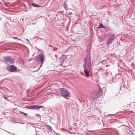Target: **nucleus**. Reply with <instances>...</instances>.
I'll return each instance as SVG.
<instances>
[{
	"mask_svg": "<svg viewBox=\"0 0 135 135\" xmlns=\"http://www.w3.org/2000/svg\"><path fill=\"white\" fill-rule=\"evenodd\" d=\"M91 44H90L87 46V53L84 59L83 67L84 68V72L85 76L88 78L90 75H91V71L92 70V65L93 61L91 59L90 52L91 49Z\"/></svg>",
	"mask_w": 135,
	"mask_h": 135,
	"instance_id": "1",
	"label": "nucleus"
},
{
	"mask_svg": "<svg viewBox=\"0 0 135 135\" xmlns=\"http://www.w3.org/2000/svg\"><path fill=\"white\" fill-rule=\"evenodd\" d=\"M99 86V89L97 91H91L90 93V97L91 100L93 102H96L98 98L102 95L103 91Z\"/></svg>",
	"mask_w": 135,
	"mask_h": 135,
	"instance_id": "2",
	"label": "nucleus"
},
{
	"mask_svg": "<svg viewBox=\"0 0 135 135\" xmlns=\"http://www.w3.org/2000/svg\"><path fill=\"white\" fill-rule=\"evenodd\" d=\"M45 59L44 55L43 53L40 54L39 56L36 58V61L40 65L38 68V69L35 71H38L42 66L44 62V60Z\"/></svg>",
	"mask_w": 135,
	"mask_h": 135,
	"instance_id": "3",
	"label": "nucleus"
},
{
	"mask_svg": "<svg viewBox=\"0 0 135 135\" xmlns=\"http://www.w3.org/2000/svg\"><path fill=\"white\" fill-rule=\"evenodd\" d=\"M61 89V94L62 96L66 99L71 97L70 93L67 89L63 88Z\"/></svg>",
	"mask_w": 135,
	"mask_h": 135,
	"instance_id": "4",
	"label": "nucleus"
},
{
	"mask_svg": "<svg viewBox=\"0 0 135 135\" xmlns=\"http://www.w3.org/2000/svg\"><path fill=\"white\" fill-rule=\"evenodd\" d=\"M26 108L28 109H31L34 110H38L39 109L42 108L43 109H44L45 107L42 105L39 106L38 105H32L29 106H25L23 108Z\"/></svg>",
	"mask_w": 135,
	"mask_h": 135,
	"instance_id": "5",
	"label": "nucleus"
},
{
	"mask_svg": "<svg viewBox=\"0 0 135 135\" xmlns=\"http://www.w3.org/2000/svg\"><path fill=\"white\" fill-rule=\"evenodd\" d=\"M6 69L11 72H16L18 70L16 66L13 65H9L6 68Z\"/></svg>",
	"mask_w": 135,
	"mask_h": 135,
	"instance_id": "6",
	"label": "nucleus"
},
{
	"mask_svg": "<svg viewBox=\"0 0 135 135\" xmlns=\"http://www.w3.org/2000/svg\"><path fill=\"white\" fill-rule=\"evenodd\" d=\"M3 60L5 61L9 64H13V59L11 56H5L3 58Z\"/></svg>",
	"mask_w": 135,
	"mask_h": 135,
	"instance_id": "7",
	"label": "nucleus"
},
{
	"mask_svg": "<svg viewBox=\"0 0 135 135\" xmlns=\"http://www.w3.org/2000/svg\"><path fill=\"white\" fill-rule=\"evenodd\" d=\"M115 36L114 34H113L109 37L108 38L107 40V45H109L113 41L114 38Z\"/></svg>",
	"mask_w": 135,
	"mask_h": 135,
	"instance_id": "8",
	"label": "nucleus"
},
{
	"mask_svg": "<svg viewBox=\"0 0 135 135\" xmlns=\"http://www.w3.org/2000/svg\"><path fill=\"white\" fill-rule=\"evenodd\" d=\"M58 58L60 59L58 61L60 64L59 65L62 66V64L64 62L65 60H66L67 58V56L65 55H64V57H62V56H61L59 57Z\"/></svg>",
	"mask_w": 135,
	"mask_h": 135,
	"instance_id": "9",
	"label": "nucleus"
},
{
	"mask_svg": "<svg viewBox=\"0 0 135 135\" xmlns=\"http://www.w3.org/2000/svg\"><path fill=\"white\" fill-rule=\"evenodd\" d=\"M100 28H104L105 29V26L102 23H100L99 24V26L97 27V29H99Z\"/></svg>",
	"mask_w": 135,
	"mask_h": 135,
	"instance_id": "10",
	"label": "nucleus"
},
{
	"mask_svg": "<svg viewBox=\"0 0 135 135\" xmlns=\"http://www.w3.org/2000/svg\"><path fill=\"white\" fill-rule=\"evenodd\" d=\"M32 6L35 7H41V6L35 3H33L32 4Z\"/></svg>",
	"mask_w": 135,
	"mask_h": 135,
	"instance_id": "11",
	"label": "nucleus"
},
{
	"mask_svg": "<svg viewBox=\"0 0 135 135\" xmlns=\"http://www.w3.org/2000/svg\"><path fill=\"white\" fill-rule=\"evenodd\" d=\"M123 126V125H122V126ZM123 126H124V127L126 128V127H127V129H128V130L129 131V132L131 133H132L133 135V133L130 130V128H129V127L128 126H125V125H124Z\"/></svg>",
	"mask_w": 135,
	"mask_h": 135,
	"instance_id": "12",
	"label": "nucleus"
},
{
	"mask_svg": "<svg viewBox=\"0 0 135 135\" xmlns=\"http://www.w3.org/2000/svg\"><path fill=\"white\" fill-rule=\"evenodd\" d=\"M46 127L47 129H48L50 131H52V128L51 126L47 125H46Z\"/></svg>",
	"mask_w": 135,
	"mask_h": 135,
	"instance_id": "13",
	"label": "nucleus"
},
{
	"mask_svg": "<svg viewBox=\"0 0 135 135\" xmlns=\"http://www.w3.org/2000/svg\"><path fill=\"white\" fill-rule=\"evenodd\" d=\"M64 7L66 10H67L68 7L66 3L65 2L64 3Z\"/></svg>",
	"mask_w": 135,
	"mask_h": 135,
	"instance_id": "14",
	"label": "nucleus"
},
{
	"mask_svg": "<svg viewBox=\"0 0 135 135\" xmlns=\"http://www.w3.org/2000/svg\"><path fill=\"white\" fill-rule=\"evenodd\" d=\"M20 114H22L24 116H25V117H27V116L28 114L26 113H25L24 112H20Z\"/></svg>",
	"mask_w": 135,
	"mask_h": 135,
	"instance_id": "15",
	"label": "nucleus"
},
{
	"mask_svg": "<svg viewBox=\"0 0 135 135\" xmlns=\"http://www.w3.org/2000/svg\"><path fill=\"white\" fill-rule=\"evenodd\" d=\"M38 39H41V40H43L44 41H45V42L47 44H48V43L47 42V41L44 39H43V38H38Z\"/></svg>",
	"mask_w": 135,
	"mask_h": 135,
	"instance_id": "16",
	"label": "nucleus"
},
{
	"mask_svg": "<svg viewBox=\"0 0 135 135\" xmlns=\"http://www.w3.org/2000/svg\"><path fill=\"white\" fill-rule=\"evenodd\" d=\"M36 115L37 116V117L39 118H41V116L40 115L38 114H36Z\"/></svg>",
	"mask_w": 135,
	"mask_h": 135,
	"instance_id": "17",
	"label": "nucleus"
},
{
	"mask_svg": "<svg viewBox=\"0 0 135 135\" xmlns=\"http://www.w3.org/2000/svg\"><path fill=\"white\" fill-rule=\"evenodd\" d=\"M114 132H115L117 134H118V133L116 129L114 130Z\"/></svg>",
	"mask_w": 135,
	"mask_h": 135,
	"instance_id": "18",
	"label": "nucleus"
},
{
	"mask_svg": "<svg viewBox=\"0 0 135 135\" xmlns=\"http://www.w3.org/2000/svg\"><path fill=\"white\" fill-rule=\"evenodd\" d=\"M12 38L13 39H18V38L16 37H13Z\"/></svg>",
	"mask_w": 135,
	"mask_h": 135,
	"instance_id": "19",
	"label": "nucleus"
},
{
	"mask_svg": "<svg viewBox=\"0 0 135 135\" xmlns=\"http://www.w3.org/2000/svg\"><path fill=\"white\" fill-rule=\"evenodd\" d=\"M68 12L69 13V14L71 15H72L73 14L72 12L71 11L69 12Z\"/></svg>",
	"mask_w": 135,
	"mask_h": 135,
	"instance_id": "20",
	"label": "nucleus"
},
{
	"mask_svg": "<svg viewBox=\"0 0 135 135\" xmlns=\"http://www.w3.org/2000/svg\"><path fill=\"white\" fill-rule=\"evenodd\" d=\"M3 97V98H4V99H6V100L7 99V97L5 96H4Z\"/></svg>",
	"mask_w": 135,
	"mask_h": 135,
	"instance_id": "21",
	"label": "nucleus"
},
{
	"mask_svg": "<svg viewBox=\"0 0 135 135\" xmlns=\"http://www.w3.org/2000/svg\"><path fill=\"white\" fill-rule=\"evenodd\" d=\"M57 49V48H54V49H53V50L54 51H55Z\"/></svg>",
	"mask_w": 135,
	"mask_h": 135,
	"instance_id": "22",
	"label": "nucleus"
},
{
	"mask_svg": "<svg viewBox=\"0 0 135 135\" xmlns=\"http://www.w3.org/2000/svg\"><path fill=\"white\" fill-rule=\"evenodd\" d=\"M49 46H50V47H54V46L52 45H49Z\"/></svg>",
	"mask_w": 135,
	"mask_h": 135,
	"instance_id": "23",
	"label": "nucleus"
},
{
	"mask_svg": "<svg viewBox=\"0 0 135 135\" xmlns=\"http://www.w3.org/2000/svg\"><path fill=\"white\" fill-rule=\"evenodd\" d=\"M55 56L56 58V59H57V55L56 54L55 55Z\"/></svg>",
	"mask_w": 135,
	"mask_h": 135,
	"instance_id": "24",
	"label": "nucleus"
},
{
	"mask_svg": "<svg viewBox=\"0 0 135 135\" xmlns=\"http://www.w3.org/2000/svg\"><path fill=\"white\" fill-rule=\"evenodd\" d=\"M64 11H60L59 12H60V13H63L64 12Z\"/></svg>",
	"mask_w": 135,
	"mask_h": 135,
	"instance_id": "25",
	"label": "nucleus"
},
{
	"mask_svg": "<svg viewBox=\"0 0 135 135\" xmlns=\"http://www.w3.org/2000/svg\"><path fill=\"white\" fill-rule=\"evenodd\" d=\"M31 60V59H29L28 60V61L29 62H30Z\"/></svg>",
	"mask_w": 135,
	"mask_h": 135,
	"instance_id": "26",
	"label": "nucleus"
},
{
	"mask_svg": "<svg viewBox=\"0 0 135 135\" xmlns=\"http://www.w3.org/2000/svg\"><path fill=\"white\" fill-rule=\"evenodd\" d=\"M105 61V60H102L101 61V63H102L104 61Z\"/></svg>",
	"mask_w": 135,
	"mask_h": 135,
	"instance_id": "27",
	"label": "nucleus"
},
{
	"mask_svg": "<svg viewBox=\"0 0 135 135\" xmlns=\"http://www.w3.org/2000/svg\"><path fill=\"white\" fill-rule=\"evenodd\" d=\"M26 40L28 42H29V40H28L27 39H26Z\"/></svg>",
	"mask_w": 135,
	"mask_h": 135,
	"instance_id": "28",
	"label": "nucleus"
},
{
	"mask_svg": "<svg viewBox=\"0 0 135 135\" xmlns=\"http://www.w3.org/2000/svg\"><path fill=\"white\" fill-rule=\"evenodd\" d=\"M102 89L103 90L104 89L105 90V88H103Z\"/></svg>",
	"mask_w": 135,
	"mask_h": 135,
	"instance_id": "29",
	"label": "nucleus"
},
{
	"mask_svg": "<svg viewBox=\"0 0 135 135\" xmlns=\"http://www.w3.org/2000/svg\"><path fill=\"white\" fill-rule=\"evenodd\" d=\"M73 41H74L75 42H76V40H73Z\"/></svg>",
	"mask_w": 135,
	"mask_h": 135,
	"instance_id": "30",
	"label": "nucleus"
},
{
	"mask_svg": "<svg viewBox=\"0 0 135 135\" xmlns=\"http://www.w3.org/2000/svg\"><path fill=\"white\" fill-rule=\"evenodd\" d=\"M64 55L63 54V55H61V56H62V57H64Z\"/></svg>",
	"mask_w": 135,
	"mask_h": 135,
	"instance_id": "31",
	"label": "nucleus"
},
{
	"mask_svg": "<svg viewBox=\"0 0 135 135\" xmlns=\"http://www.w3.org/2000/svg\"><path fill=\"white\" fill-rule=\"evenodd\" d=\"M41 120V119L40 118L39 120H38V121H40Z\"/></svg>",
	"mask_w": 135,
	"mask_h": 135,
	"instance_id": "32",
	"label": "nucleus"
},
{
	"mask_svg": "<svg viewBox=\"0 0 135 135\" xmlns=\"http://www.w3.org/2000/svg\"><path fill=\"white\" fill-rule=\"evenodd\" d=\"M121 86H120V88L119 89L120 90H121Z\"/></svg>",
	"mask_w": 135,
	"mask_h": 135,
	"instance_id": "33",
	"label": "nucleus"
},
{
	"mask_svg": "<svg viewBox=\"0 0 135 135\" xmlns=\"http://www.w3.org/2000/svg\"><path fill=\"white\" fill-rule=\"evenodd\" d=\"M66 66H63V67H66Z\"/></svg>",
	"mask_w": 135,
	"mask_h": 135,
	"instance_id": "34",
	"label": "nucleus"
},
{
	"mask_svg": "<svg viewBox=\"0 0 135 135\" xmlns=\"http://www.w3.org/2000/svg\"><path fill=\"white\" fill-rule=\"evenodd\" d=\"M32 126V127H34V128H35V126Z\"/></svg>",
	"mask_w": 135,
	"mask_h": 135,
	"instance_id": "35",
	"label": "nucleus"
},
{
	"mask_svg": "<svg viewBox=\"0 0 135 135\" xmlns=\"http://www.w3.org/2000/svg\"><path fill=\"white\" fill-rule=\"evenodd\" d=\"M30 124V123H27V124Z\"/></svg>",
	"mask_w": 135,
	"mask_h": 135,
	"instance_id": "36",
	"label": "nucleus"
},
{
	"mask_svg": "<svg viewBox=\"0 0 135 135\" xmlns=\"http://www.w3.org/2000/svg\"><path fill=\"white\" fill-rule=\"evenodd\" d=\"M69 132V133H72V132Z\"/></svg>",
	"mask_w": 135,
	"mask_h": 135,
	"instance_id": "37",
	"label": "nucleus"
},
{
	"mask_svg": "<svg viewBox=\"0 0 135 135\" xmlns=\"http://www.w3.org/2000/svg\"><path fill=\"white\" fill-rule=\"evenodd\" d=\"M133 79L135 80V77Z\"/></svg>",
	"mask_w": 135,
	"mask_h": 135,
	"instance_id": "38",
	"label": "nucleus"
},
{
	"mask_svg": "<svg viewBox=\"0 0 135 135\" xmlns=\"http://www.w3.org/2000/svg\"><path fill=\"white\" fill-rule=\"evenodd\" d=\"M51 41H50V42H49V43L51 44Z\"/></svg>",
	"mask_w": 135,
	"mask_h": 135,
	"instance_id": "39",
	"label": "nucleus"
}]
</instances>
